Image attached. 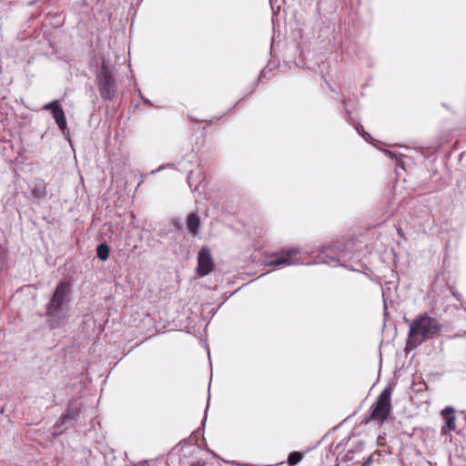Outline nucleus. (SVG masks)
Masks as SVG:
<instances>
[{"label":"nucleus","instance_id":"obj_1","mask_svg":"<svg viewBox=\"0 0 466 466\" xmlns=\"http://www.w3.org/2000/svg\"><path fill=\"white\" fill-rule=\"evenodd\" d=\"M441 329L439 321L428 314H422L416 317L410 325L407 344L410 347L416 348L423 341L434 338Z\"/></svg>","mask_w":466,"mask_h":466},{"label":"nucleus","instance_id":"obj_2","mask_svg":"<svg viewBox=\"0 0 466 466\" xmlns=\"http://www.w3.org/2000/svg\"><path fill=\"white\" fill-rule=\"evenodd\" d=\"M70 286L66 282H60L50 301L46 305V316L52 329L62 326L66 319V305L69 301Z\"/></svg>","mask_w":466,"mask_h":466},{"label":"nucleus","instance_id":"obj_3","mask_svg":"<svg viewBox=\"0 0 466 466\" xmlns=\"http://www.w3.org/2000/svg\"><path fill=\"white\" fill-rule=\"evenodd\" d=\"M391 393L392 389L386 387L379 395L376 403L373 406L370 419L383 422L391 410Z\"/></svg>","mask_w":466,"mask_h":466},{"label":"nucleus","instance_id":"obj_4","mask_svg":"<svg viewBox=\"0 0 466 466\" xmlns=\"http://www.w3.org/2000/svg\"><path fill=\"white\" fill-rule=\"evenodd\" d=\"M97 80L101 96L106 100H112L116 91V82L109 68L105 64L101 66Z\"/></svg>","mask_w":466,"mask_h":466},{"label":"nucleus","instance_id":"obj_5","mask_svg":"<svg viewBox=\"0 0 466 466\" xmlns=\"http://www.w3.org/2000/svg\"><path fill=\"white\" fill-rule=\"evenodd\" d=\"M300 251L299 249H289L280 252L275 258L268 262V266H291L301 262Z\"/></svg>","mask_w":466,"mask_h":466},{"label":"nucleus","instance_id":"obj_6","mask_svg":"<svg viewBox=\"0 0 466 466\" xmlns=\"http://www.w3.org/2000/svg\"><path fill=\"white\" fill-rule=\"evenodd\" d=\"M214 263L210 250L203 247L198 255V274L201 277L209 274L213 270Z\"/></svg>","mask_w":466,"mask_h":466},{"label":"nucleus","instance_id":"obj_7","mask_svg":"<svg viewBox=\"0 0 466 466\" xmlns=\"http://www.w3.org/2000/svg\"><path fill=\"white\" fill-rule=\"evenodd\" d=\"M441 416L446 420V425L442 427V431H454L456 428L454 410L451 407H446L441 410Z\"/></svg>","mask_w":466,"mask_h":466},{"label":"nucleus","instance_id":"obj_8","mask_svg":"<svg viewBox=\"0 0 466 466\" xmlns=\"http://www.w3.org/2000/svg\"><path fill=\"white\" fill-rule=\"evenodd\" d=\"M187 227L189 232L196 236L199 232L200 219L199 217L195 213H190L187 218Z\"/></svg>","mask_w":466,"mask_h":466},{"label":"nucleus","instance_id":"obj_9","mask_svg":"<svg viewBox=\"0 0 466 466\" xmlns=\"http://www.w3.org/2000/svg\"><path fill=\"white\" fill-rule=\"evenodd\" d=\"M53 117L55 118V121L57 124L58 127L62 131H65L66 129V120L63 108L56 107V110H55L54 112Z\"/></svg>","mask_w":466,"mask_h":466},{"label":"nucleus","instance_id":"obj_10","mask_svg":"<svg viewBox=\"0 0 466 466\" xmlns=\"http://www.w3.org/2000/svg\"><path fill=\"white\" fill-rule=\"evenodd\" d=\"M334 250L331 248H326L320 255V259L324 263H330V261H339L340 257L339 255L336 254V256H333Z\"/></svg>","mask_w":466,"mask_h":466},{"label":"nucleus","instance_id":"obj_11","mask_svg":"<svg viewBox=\"0 0 466 466\" xmlns=\"http://www.w3.org/2000/svg\"><path fill=\"white\" fill-rule=\"evenodd\" d=\"M32 195L38 199L44 198L46 196V185L43 182L35 184L32 189Z\"/></svg>","mask_w":466,"mask_h":466},{"label":"nucleus","instance_id":"obj_12","mask_svg":"<svg viewBox=\"0 0 466 466\" xmlns=\"http://www.w3.org/2000/svg\"><path fill=\"white\" fill-rule=\"evenodd\" d=\"M96 256L101 260H106L109 257V247L106 243H101L96 248Z\"/></svg>","mask_w":466,"mask_h":466},{"label":"nucleus","instance_id":"obj_13","mask_svg":"<svg viewBox=\"0 0 466 466\" xmlns=\"http://www.w3.org/2000/svg\"><path fill=\"white\" fill-rule=\"evenodd\" d=\"M302 460V454L299 451H293L289 453L288 462L289 465L294 466Z\"/></svg>","mask_w":466,"mask_h":466},{"label":"nucleus","instance_id":"obj_14","mask_svg":"<svg viewBox=\"0 0 466 466\" xmlns=\"http://www.w3.org/2000/svg\"><path fill=\"white\" fill-rule=\"evenodd\" d=\"M56 107H61L56 100L52 101L51 103L46 104L43 106L44 110L51 111L52 115H54L55 110H56Z\"/></svg>","mask_w":466,"mask_h":466},{"label":"nucleus","instance_id":"obj_15","mask_svg":"<svg viewBox=\"0 0 466 466\" xmlns=\"http://www.w3.org/2000/svg\"><path fill=\"white\" fill-rule=\"evenodd\" d=\"M370 464H371V460L369 459L365 462H363V464L361 466H370Z\"/></svg>","mask_w":466,"mask_h":466},{"label":"nucleus","instance_id":"obj_16","mask_svg":"<svg viewBox=\"0 0 466 466\" xmlns=\"http://www.w3.org/2000/svg\"><path fill=\"white\" fill-rule=\"evenodd\" d=\"M191 466H204V463L198 461V462L192 463Z\"/></svg>","mask_w":466,"mask_h":466},{"label":"nucleus","instance_id":"obj_17","mask_svg":"<svg viewBox=\"0 0 466 466\" xmlns=\"http://www.w3.org/2000/svg\"><path fill=\"white\" fill-rule=\"evenodd\" d=\"M163 168V167H159L158 168H157L156 170H153L152 173H156V172H158L160 171L161 169Z\"/></svg>","mask_w":466,"mask_h":466},{"label":"nucleus","instance_id":"obj_18","mask_svg":"<svg viewBox=\"0 0 466 466\" xmlns=\"http://www.w3.org/2000/svg\"><path fill=\"white\" fill-rule=\"evenodd\" d=\"M398 233L400 237H403V232H402V229L401 228H399L398 229Z\"/></svg>","mask_w":466,"mask_h":466}]
</instances>
